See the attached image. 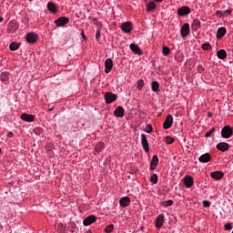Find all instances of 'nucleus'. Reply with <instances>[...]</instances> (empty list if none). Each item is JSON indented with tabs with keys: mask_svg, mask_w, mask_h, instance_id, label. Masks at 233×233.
I'll return each mask as SVG.
<instances>
[{
	"mask_svg": "<svg viewBox=\"0 0 233 233\" xmlns=\"http://www.w3.org/2000/svg\"><path fill=\"white\" fill-rule=\"evenodd\" d=\"M105 100L106 105H110V103H114V101L117 100V95L111 92H107L105 94Z\"/></svg>",
	"mask_w": 233,
	"mask_h": 233,
	"instance_id": "obj_4",
	"label": "nucleus"
},
{
	"mask_svg": "<svg viewBox=\"0 0 233 233\" xmlns=\"http://www.w3.org/2000/svg\"><path fill=\"white\" fill-rule=\"evenodd\" d=\"M129 48L131 52H134L137 56H143V52L141 51L139 46L136 44H130Z\"/></svg>",
	"mask_w": 233,
	"mask_h": 233,
	"instance_id": "obj_15",
	"label": "nucleus"
},
{
	"mask_svg": "<svg viewBox=\"0 0 233 233\" xmlns=\"http://www.w3.org/2000/svg\"><path fill=\"white\" fill-rule=\"evenodd\" d=\"M184 185L187 188H192V185H194V177L192 176H186L183 178Z\"/></svg>",
	"mask_w": 233,
	"mask_h": 233,
	"instance_id": "obj_11",
	"label": "nucleus"
},
{
	"mask_svg": "<svg viewBox=\"0 0 233 233\" xmlns=\"http://www.w3.org/2000/svg\"><path fill=\"white\" fill-rule=\"evenodd\" d=\"M172 205H174V201H172L171 199L162 202L163 207H172Z\"/></svg>",
	"mask_w": 233,
	"mask_h": 233,
	"instance_id": "obj_35",
	"label": "nucleus"
},
{
	"mask_svg": "<svg viewBox=\"0 0 233 233\" xmlns=\"http://www.w3.org/2000/svg\"><path fill=\"white\" fill-rule=\"evenodd\" d=\"M105 73L106 74H110V71L112 70V68H114V62L112 61L111 58H106L105 61Z\"/></svg>",
	"mask_w": 233,
	"mask_h": 233,
	"instance_id": "obj_9",
	"label": "nucleus"
},
{
	"mask_svg": "<svg viewBox=\"0 0 233 233\" xmlns=\"http://www.w3.org/2000/svg\"><path fill=\"white\" fill-rule=\"evenodd\" d=\"M173 124L174 117H172V115H167L163 124L164 130H168V128H170Z\"/></svg>",
	"mask_w": 233,
	"mask_h": 233,
	"instance_id": "obj_5",
	"label": "nucleus"
},
{
	"mask_svg": "<svg viewBox=\"0 0 233 233\" xmlns=\"http://www.w3.org/2000/svg\"><path fill=\"white\" fill-rule=\"evenodd\" d=\"M148 2V0H144V3H147Z\"/></svg>",
	"mask_w": 233,
	"mask_h": 233,
	"instance_id": "obj_53",
	"label": "nucleus"
},
{
	"mask_svg": "<svg viewBox=\"0 0 233 233\" xmlns=\"http://www.w3.org/2000/svg\"><path fill=\"white\" fill-rule=\"evenodd\" d=\"M220 134L221 137H223L224 139H228L233 135V127H231L230 126H225L221 129Z\"/></svg>",
	"mask_w": 233,
	"mask_h": 233,
	"instance_id": "obj_1",
	"label": "nucleus"
},
{
	"mask_svg": "<svg viewBox=\"0 0 233 233\" xmlns=\"http://www.w3.org/2000/svg\"><path fill=\"white\" fill-rule=\"evenodd\" d=\"M212 179H216V181H219L225 176V173L223 171H214L210 174Z\"/></svg>",
	"mask_w": 233,
	"mask_h": 233,
	"instance_id": "obj_18",
	"label": "nucleus"
},
{
	"mask_svg": "<svg viewBox=\"0 0 233 233\" xmlns=\"http://www.w3.org/2000/svg\"><path fill=\"white\" fill-rule=\"evenodd\" d=\"M192 28L193 30H199V28H201V21H199V19L195 18L192 22Z\"/></svg>",
	"mask_w": 233,
	"mask_h": 233,
	"instance_id": "obj_26",
	"label": "nucleus"
},
{
	"mask_svg": "<svg viewBox=\"0 0 233 233\" xmlns=\"http://www.w3.org/2000/svg\"><path fill=\"white\" fill-rule=\"evenodd\" d=\"M120 28L124 34H130L132 32V23L130 21L122 23Z\"/></svg>",
	"mask_w": 233,
	"mask_h": 233,
	"instance_id": "obj_6",
	"label": "nucleus"
},
{
	"mask_svg": "<svg viewBox=\"0 0 233 233\" xmlns=\"http://www.w3.org/2000/svg\"><path fill=\"white\" fill-rule=\"evenodd\" d=\"M47 10L50 12V14H57V5L53 2H48Z\"/></svg>",
	"mask_w": 233,
	"mask_h": 233,
	"instance_id": "obj_21",
	"label": "nucleus"
},
{
	"mask_svg": "<svg viewBox=\"0 0 233 233\" xmlns=\"http://www.w3.org/2000/svg\"><path fill=\"white\" fill-rule=\"evenodd\" d=\"M163 223H165V215L161 214L156 219L157 228H161V227H163Z\"/></svg>",
	"mask_w": 233,
	"mask_h": 233,
	"instance_id": "obj_20",
	"label": "nucleus"
},
{
	"mask_svg": "<svg viewBox=\"0 0 233 233\" xmlns=\"http://www.w3.org/2000/svg\"><path fill=\"white\" fill-rule=\"evenodd\" d=\"M225 230H232L233 227H232V223H227L225 224Z\"/></svg>",
	"mask_w": 233,
	"mask_h": 233,
	"instance_id": "obj_43",
	"label": "nucleus"
},
{
	"mask_svg": "<svg viewBox=\"0 0 233 233\" xmlns=\"http://www.w3.org/2000/svg\"><path fill=\"white\" fill-rule=\"evenodd\" d=\"M230 14H232V11H230L229 9L224 10V11H220V10L216 11L217 17H228Z\"/></svg>",
	"mask_w": 233,
	"mask_h": 233,
	"instance_id": "obj_19",
	"label": "nucleus"
},
{
	"mask_svg": "<svg viewBox=\"0 0 233 233\" xmlns=\"http://www.w3.org/2000/svg\"><path fill=\"white\" fill-rule=\"evenodd\" d=\"M52 110H54V106L48 108V112H52Z\"/></svg>",
	"mask_w": 233,
	"mask_h": 233,
	"instance_id": "obj_47",
	"label": "nucleus"
},
{
	"mask_svg": "<svg viewBox=\"0 0 233 233\" xmlns=\"http://www.w3.org/2000/svg\"><path fill=\"white\" fill-rule=\"evenodd\" d=\"M190 14V7L184 5L177 10L178 15H188Z\"/></svg>",
	"mask_w": 233,
	"mask_h": 233,
	"instance_id": "obj_17",
	"label": "nucleus"
},
{
	"mask_svg": "<svg viewBox=\"0 0 233 233\" xmlns=\"http://www.w3.org/2000/svg\"><path fill=\"white\" fill-rule=\"evenodd\" d=\"M93 24L96 25V26H100V28H101V26H103V24H101V22L98 21L97 18L93 19Z\"/></svg>",
	"mask_w": 233,
	"mask_h": 233,
	"instance_id": "obj_42",
	"label": "nucleus"
},
{
	"mask_svg": "<svg viewBox=\"0 0 233 233\" xmlns=\"http://www.w3.org/2000/svg\"><path fill=\"white\" fill-rule=\"evenodd\" d=\"M208 117H212V113L208 112Z\"/></svg>",
	"mask_w": 233,
	"mask_h": 233,
	"instance_id": "obj_51",
	"label": "nucleus"
},
{
	"mask_svg": "<svg viewBox=\"0 0 233 233\" xmlns=\"http://www.w3.org/2000/svg\"><path fill=\"white\" fill-rule=\"evenodd\" d=\"M103 148H105V144H103L102 142H98V143L95 146V150H96V152H101V150H103Z\"/></svg>",
	"mask_w": 233,
	"mask_h": 233,
	"instance_id": "obj_31",
	"label": "nucleus"
},
{
	"mask_svg": "<svg viewBox=\"0 0 233 233\" xmlns=\"http://www.w3.org/2000/svg\"><path fill=\"white\" fill-rule=\"evenodd\" d=\"M143 86H145V80L138 79L137 82V90H143Z\"/></svg>",
	"mask_w": 233,
	"mask_h": 233,
	"instance_id": "obj_30",
	"label": "nucleus"
},
{
	"mask_svg": "<svg viewBox=\"0 0 233 233\" xmlns=\"http://www.w3.org/2000/svg\"><path fill=\"white\" fill-rule=\"evenodd\" d=\"M114 230V225L109 224L105 228V232L106 233H110Z\"/></svg>",
	"mask_w": 233,
	"mask_h": 233,
	"instance_id": "obj_39",
	"label": "nucleus"
},
{
	"mask_svg": "<svg viewBox=\"0 0 233 233\" xmlns=\"http://www.w3.org/2000/svg\"><path fill=\"white\" fill-rule=\"evenodd\" d=\"M217 149L220 152H227L228 149V144L227 142H220L217 145Z\"/></svg>",
	"mask_w": 233,
	"mask_h": 233,
	"instance_id": "obj_23",
	"label": "nucleus"
},
{
	"mask_svg": "<svg viewBox=\"0 0 233 233\" xmlns=\"http://www.w3.org/2000/svg\"><path fill=\"white\" fill-rule=\"evenodd\" d=\"M201 48L202 50L208 51V50H212V46H210V44L208 43H205V44H202Z\"/></svg>",
	"mask_w": 233,
	"mask_h": 233,
	"instance_id": "obj_33",
	"label": "nucleus"
},
{
	"mask_svg": "<svg viewBox=\"0 0 233 233\" xmlns=\"http://www.w3.org/2000/svg\"><path fill=\"white\" fill-rule=\"evenodd\" d=\"M141 146L146 152V154H148L150 152V147L148 145V139H147V135L144 133L141 134Z\"/></svg>",
	"mask_w": 233,
	"mask_h": 233,
	"instance_id": "obj_3",
	"label": "nucleus"
},
{
	"mask_svg": "<svg viewBox=\"0 0 233 233\" xmlns=\"http://www.w3.org/2000/svg\"><path fill=\"white\" fill-rule=\"evenodd\" d=\"M20 117L23 121H25L26 123H33V121L35 119V116L26 113L22 114Z\"/></svg>",
	"mask_w": 233,
	"mask_h": 233,
	"instance_id": "obj_14",
	"label": "nucleus"
},
{
	"mask_svg": "<svg viewBox=\"0 0 233 233\" xmlns=\"http://www.w3.org/2000/svg\"><path fill=\"white\" fill-rule=\"evenodd\" d=\"M55 23L56 26H65V25H68V23H70V19L66 16H61L57 18Z\"/></svg>",
	"mask_w": 233,
	"mask_h": 233,
	"instance_id": "obj_7",
	"label": "nucleus"
},
{
	"mask_svg": "<svg viewBox=\"0 0 233 233\" xmlns=\"http://www.w3.org/2000/svg\"><path fill=\"white\" fill-rule=\"evenodd\" d=\"M152 130H154V128H152V125L147 124L144 129V132H147V134H150Z\"/></svg>",
	"mask_w": 233,
	"mask_h": 233,
	"instance_id": "obj_38",
	"label": "nucleus"
},
{
	"mask_svg": "<svg viewBox=\"0 0 233 233\" xmlns=\"http://www.w3.org/2000/svg\"><path fill=\"white\" fill-rule=\"evenodd\" d=\"M10 76V75L6 72H4L0 75V79L1 81H6V79H8V77Z\"/></svg>",
	"mask_w": 233,
	"mask_h": 233,
	"instance_id": "obj_34",
	"label": "nucleus"
},
{
	"mask_svg": "<svg viewBox=\"0 0 233 233\" xmlns=\"http://www.w3.org/2000/svg\"><path fill=\"white\" fill-rule=\"evenodd\" d=\"M162 54H163V56L167 57V56H170V48H168L167 46H164L162 48Z\"/></svg>",
	"mask_w": 233,
	"mask_h": 233,
	"instance_id": "obj_32",
	"label": "nucleus"
},
{
	"mask_svg": "<svg viewBox=\"0 0 233 233\" xmlns=\"http://www.w3.org/2000/svg\"><path fill=\"white\" fill-rule=\"evenodd\" d=\"M157 174H153L151 177H150V181L153 183V185H156L157 183Z\"/></svg>",
	"mask_w": 233,
	"mask_h": 233,
	"instance_id": "obj_37",
	"label": "nucleus"
},
{
	"mask_svg": "<svg viewBox=\"0 0 233 233\" xmlns=\"http://www.w3.org/2000/svg\"><path fill=\"white\" fill-rule=\"evenodd\" d=\"M211 159L210 154L205 153L198 157L200 163H208Z\"/></svg>",
	"mask_w": 233,
	"mask_h": 233,
	"instance_id": "obj_24",
	"label": "nucleus"
},
{
	"mask_svg": "<svg viewBox=\"0 0 233 233\" xmlns=\"http://www.w3.org/2000/svg\"><path fill=\"white\" fill-rule=\"evenodd\" d=\"M202 203H203V207H205L206 208L210 207V201L208 200H203Z\"/></svg>",
	"mask_w": 233,
	"mask_h": 233,
	"instance_id": "obj_44",
	"label": "nucleus"
},
{
	"mask_svg": "<svg viewBox=\"0 0 233 233\" xmlns=\"http://www.w3.org/2000/svg\"><path fill=\"white\" fill-rule=\"evenodd\" d=\"M157 165H159V157H157V155H154L150 161V169L156 170L157 168Z\"/></svg>",
	"mask_w": 233,
	"mask_h": 233,
	"instance_id": "obj_13",
	"label": "nucleus"
},
{
	"mask_svg": "<svg viewBox=\"0 0 233 233\" xmlns=\"http://www.w3.org/2000/svg\"><path fill=\"white\" fill-rule=\"evenodd\" d=\"M141 230H143V228H140Z\"/></svg>",
	"mask_w": 233,
	"mask_h": 233,
	"instance_id": "obj_55",
	"label": "nucleus"
},
{
	"mask_svg": "<svg viewBox=\"0 0 233 233\" xmlns=\"http://www.w3.org/2000/svg\"><path fill=\"white\" fill-rule=\"evenodd\" d=\"M151 89L155 94H157L159 92V83L157 81L151 82Z\"/></svg>",
	"mask_w": 233,
	"mask_h": 233,
	"instance_id": "obj_28",
	"label": "nucleus"
},
{
	"mask_svg": "<svg viewBox=\"0 0 233 233\" xmlns=\"http://www.w3.org/2000/svg\"><path fill=\"white\" fill-rule=\"evenodd\" d=\"M19 46H21V44L16 42H12L9 46V50L15 52V50H19Z\"/></svg>",
	"mask_w": 233,
	"mask_h": 233,
	"instance_id": "obj_29",
	"label": "nucleus"
},
{
	"mask_svg": "<svg viewBox=\"0 0 233 233\" xmlns=\"http://www.w3.org/2000/svg\"><path fill=\"white\" fill-rule=\"evenodd\" d=\"M216 132V127H212L210 130L206 132L205 137H210Z\"/></svg>",
	"mask_w": 233,
	"mask_h": 233,
	"instance_id": "obj_36",
	"label": "nucleus"
},
{
	"mask_svg": "<svg viewBox=\"0 0 233 233\" xmlns=\"http://www.w3.org/2000/svg\"><path fill=\"white\" fill-rule=\"evenodd\" d=\"M86 233H92V230H87Z\"/></svg>",
	"mask_w": 233,
	"mask_h": 233,
	"instance_id": "obj_52",
	"label": "nucleus"
},
{
	"mask_svg": "<svg viewBox=\"0 0 233 233\" xmlns=\"http://www.w3.org/2000/svg\"><path fill=\"white\" fill-rule=\"evenodd\" d=\"M115 117H125V107L118 106L114 111Z\"/></svg>",
	"mask_w": 233,
	"mask_h": 233,
	"instance_id": "obj_10",
	"label": "nucleus"
},
{
	"mask_svg": "<svg viewBox=\"0 0 233 233\" xmlns=\"http://www.w3.org/2000/svg\"><path fill=\"white\" fill-rule=\"evenodd\" d=\"M81 37L83 38V39H86V36L85 35V31L84 30H82L81 31Z\"/></svg>",
	"mask_w": 233,
	"mask_h": 233,
	"instance_id": "obj_45",
	"label": "nucleus"
},
{
	"mask_svg": "<svg viewBox=\"0 0 233 233\" xmlns=\"http://www.w3.org/2000/svg\"><path fill=\"white\" fill-rule=\"evenodd\" d=\"M96 216L95 215H91L86 217L84 220H83V225L84 227H89V225H92V223H96Z\"/></svg>",
	"mask_w": 233,
	"mask_h": 233,
	"instance_id": "obj_12",
	"label": "nucleus"
},
{
	"mask_svg": "<svg viewBox=\"0 0 233 233\" xmlns=\"http://www.w3.org/2000/svg\"><path fill=\"white\" fill-rule=\"evenodd\" d=\"M4 19L5 18L3 16H0V23H3Z\"/></svg>",
	"mask_w": 233,
	"mask_h": 233,
	"instance_id": "obj_49",
	"label": "nucleus"
},
{
	"mask_svg": "<svg viewBox=\"0 0 233 233\" xmlns=\"http://www.w3.org/2000/svg\"><path fill=\"white\" fill-rule=\"evenodd\" d=\"M71 228H76V223H72Z\"/></svg>",
	"mask_w": 233,
	"mask_h": 233,
	"instance_id": "obj_48",
	"label": "nucleus"
},
{
	"mask_svg": "<svg viewBox=\"0 0 233 233\" xmlns=\"http://www.w3.org/2000/svg\"><path fill=\"white\" fill-rule=\"evenodd\" d=\"M175 141H176V139H174V137H166L167 145H172V143H174Z\"/></svg>",
	"mask_w": 233,
	"mask_h": 233,
	"instance_id": "obj_41",
	"label": "nucleus"
},
{
	"mask_svg": "<svg viewBox=\"0 0 233 233\" xmlns=\"http://www.w3.org/2000/svg\"><path fill=\"white\" fill-rule=\"evenodd\" d=\"M156 3H163V0H155Z\"/></svg>",
	"mask_w": 233,
	"mask_h": 233,
	"instance_id": "obj_50",
	"label": "nucleus"
},
{
	"mask_svg": "<svg viewBox=\"0 0 233 233\" xmlns=\"http://www.w3.org/2000/svg\"><path fill=\"white\" fill-rule=\"evenodd\" d=\"M119 205L123 208H125L127 207H129L130 206V198H128V197L121 198L120 200H119Z\"/></svg>",
	"mask_w": 233,
	"mask_h": 233,
	"instance_id": "obj_16",
	"label": "nucleus"
},
{
	"mask_svg": "<svg viewBox=\"0 0 233 233\" xmlns=\"http://www.w3.org/2000/svg\"><path fill=\"white\" fill-rule=\"evenodd\" d=\"M227 34V28L219 27L217 31V39H221Z\"/></svg>",
	"mask_w": 233,
	"mask_h": 233,
	"instance_id": "obj_25",
	"label": "nucleus"
},
{
	"mask_svg": "<svg viewBox=\"0 0 233 233\" xmlns=\"http://www.w3.org/2000/svg\"><path fill=\"white\" fill-rule=\"evenodd\" d=\"M217 57L218 59H227V51L225 49H220L217 52Z\"/></svg>",
	"mask_w": 233,
	"mask_h": 233,
	"instance_id": "obj_27",
	"label": "nucleus"
},
{
	"mask_svg": "<svg viewBox=\"0 0 233 233\" xmlns=\"http://www.w3.org/2000/svg\"><path fill=\"white\" fill-rule=\"evenodd\" d=\"M180 35L182 39H187V37L190 35V25H188V23H186L182 25L180 29Z\"/></svg>",
	"mask_w": 233,
	"mask_h": 233,
	"instance_id": "obj_2",
	"label": "nucleus"
},
{
	"mask_svg": "<svg viewBox=\"0 0 233 233\" xmlns=\"http://www.w3.org/2000/svg\"><path fill=\"white\" fill-rule=\"evenodd\" d=\"M7 136H8V137H12L14 136V133L9 132V133L7 134Z\"/></svg>",
	"mask_w": 233,
	"mask_h": 233,
	"instance_id": "obj_46",
	"label": "nucleus"
},
{
	"mask_svg": "<svg viewBox=\"0 0 233 233\" xmlns=\"http://www.w3.org/2000/svg\"><path fill=\"white\" fill-rule=\"evenodd\" d=\"M99 39H101V27H99L96 33V40L97 43H99Z\"/></svg>",
	"mask_w": 233,
	"mask_h": 233,
	"instance_id": "obj_40",
	"label": "nucleus"
},
{
	"mask_svg": "<svg viewBox=\"0 0 233 233\" xmlns=\"http://www.w3.org/2000/svg\"><path fill=\"white\" fill-rule=\"evenodd\" d=\"M1 152H2V150H1V148H0V154H1Z\"/></svg>",
	"mask_w": 233,
	"mask_h": 233,
	"instance_id": "obj_54",
	"label": "nucleus"
},
{
	"mask_svg": "<svg viewBox=\"0 0 233 233\" xmlns=\"http://www.w3.org/2000/svg\"><path fill=\"white\" fill-rule=\"evenodd\" d=\"M37 35L35 33H28L25 35L26 42L30 45H34L37 41Z\"/></svg>",
	"mask_w": 233,
	"mask_h": 233,
	"instance_id": "obj_8",
	"label": "nucleus"
},
{
	"mask_svg": "<svg viewBox=\"0 0 233 233\" xmlns=\"http://www.w3.org/2000/svg\"><path fill=\"white\" fill-rule=\"evenodd\" d=\"M157 7V5H156V2H154V1H149L146 5L147 12H154V10H156Z\"/></svg>",
	"mask_w": 233,
	"mask_h": 233,
	"instance_id": "obj_22",
	"label": "nucleus"
}]
</instances>
